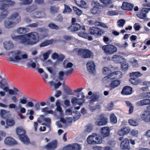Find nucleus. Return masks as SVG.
<instances>
[{"label":"nucleus","instance_id":"nucleus-1","mask_svg":"<svg viewBox=\"0 0 150 150\" xmlns=\"http://www.w3.org/2000/svg\"><path fill=\"white\" fill-rule=\"evenodd\" d=\"M11 37L14 40L18 41L24 45H34L38 42L39 40V35L36 32L19 35H16L12 34Z\"/></svg>","mask_w":150,"mask_h":150},{"label":"nucleus","instance_id":"nucleus-2","mask_svg":"<svg viewBox=\"0 0 150 150\" xmlns=\"http://www.w3.org/2000/svg\"><path fill=\"white\" fill-rule=\"evenodd\" d=\"M11 53L12 56L8 58V60L9 61L17 62L22 59H26L28 57L27 53L21 50H16Z\"/></svg>","mask_w":150,"mask_h":150},{"label":"nucleus","instance_id":"nucleus-3","mask_svg":"<svg viewBox=\"0 0 150 150\" xmlns=\"http://www.w3.org/2000/svg\"><path fill=\"white\" fill-rule=\"evenodd\" d=\"M0 9L2 11L0 15L1 18H4L7 16L8 13V9L9 6H13L15 4L14 1L12 0H0Z\"/></svg>","mask_w":150,"mask_h":150},{"label":"nucleus","instance_id":"nucleus-4","mask_svg":"<svg viewBox=\"0 0 150 150\" xmlns=\"http://www.w3.org/2000/svg\"><path fill=\"white\" fill-rule=\"evenodd\" d=\"M73 52L75 53L74 54H77L83 58L90 57L92 55V52L86 49H79L76 48L73 50Z\"/></svg>","mask_w":150,"mask_h":150},{"label":"nucleus","instance_id":"nucleus-5","mask_svg":"<svg viewBox=\"0 0 150 150\" xmlns=\"http://www.w3.org/2000/svg\"><path fill=\"white\" fill-rule=\"evenodd\" d=\"M16 132L20 139L23 143L27 144L29 143V139L25 134V131L22 128H17Z\"/></svg>","mask_w":150,"mask_h":150},{"label":"nucleus","instance_id":"nucleus-6","mask_svg":"<svg viewBox=\"0 0 150 150\" xmlns=\"http://www.w3.org/2000/svg\"><path fill=\"white\" fill-rule=\"evenodd\" d=\"M122 76V73L119 71H116L113 72L108 76L105 77L102 79V81L104 83H107L110 81V79L113 78H120Z\"/></svg>","mask_w":150,"mask_h":150},{"label":"nucleus","instance_id":"nucleus-7","mask_svg":"<svg viewBox=\"0 0 150 150\" xmlns=\"http://www.w3.org/2000/svg\"><path fill=\"white\" fill-rule=\"evenodd\" d=\"M102 49L107 55L112 54L117 51V47L114 45H111L103 46L102 47Z\"/></svg>","mask_w":150,"mask_h":150},{"label":"nucleus","instance_id":"nucleus-8","mask_svg":"<svg viewBox=\"0 0 150 150\" xmlns=\"http://www.w3.org/2000/svg\"><path fill=\"white\" fill-rule=\"evenodd\" d=\"M28 99L25 97H23L20 98L19 99L18 104V108L20 109V112L22 113H25L26 112L25 108L22 107V105L26 104L27 103Z\"/></svg>","mask_w":150,"mask_h":150},{"label":"nucleus","instance_id":"nucleus-9","mask_svg":"<svg viewBox=\"0 0 150 150\" xmlns=\"http://www.w3.org/2000/svg\"><path fill=\"white\" fill-rule=\"evenodd\" d=\"M92 4L94 7L91 9V12L93 14H99L101 12L100 4L97 1H93Z\"/></svg>","mask_w":150,"mask_h":150},{"label":"nucleus","instance_id":"nucleus-10","mask_svg":"<svg viewBox=\"0 0 150 150\" xmlns=\"http://www.w3.org/2000/svg\"><path fill=\"white\" fill-rule=\"evenodd\" d=\"M108 119L103 115H100L99 117L96 121V125L98 126H103L106 125L108 123Z\"/></svg>","mask_w":150,"mask_h":150},{"label":"nucleus","instance_id":"nucleus-11","mask_svg":"<svg viewBox=\"0 0 150 150\" xmlns=\"http://www.w3.org/2000/svg\"><path fill=\"white\" fill-rule=\"evenodd\" d=\"M142 120L145 122H150V111L146 110L142 111L140 115Z\"/></svg>","mask_w":150,"mask_h":150},{"label":"nucleus","instance_id":"nucleus-12","mask_svg":"<svg viewBox=\"0 0 150 150\" xmlns=\"http://www.w3.org/2000/svg\"><path fill=\"white\" fill-rule=\"evenodd\" d=\"M90 31L91 34L98 36H101L103 33V30L96 27H90Z\"/></svg>","mask_w":150,"mask_h":150},{"label":"nucleus","instance_id":"nucleus-13","mask_svg":"<svg viewBox=\"0 0 150 150\" xmlns=\"http://www.w3.org/2000/svg\"><path fill=\"white\" fill-rule=\"evenodd\" d=\"M120 147L122 150H129V141L127 138H125L121 143Z\"/></svg>","mask_w":150,"mask_h":150},{"label":"nucleus","instance_id":"nucleus-14","mask_svg":"<svg viewBox=\"0 0 150 150\" xmlns=\"http://www.w3.org/2000/svg\"><path fill=\"white\" fill-rule=\"evenodd\" d=\"M150 10V8H143L137 14V16L139 18L145 19L146 17V14Z\"/></svg>","mask_w":150,"mask_h":150},{"label":"nucleus","instance_id":"nucleus-15","mask_svg":"<svg viewBox=\"0 0 150 150\" xmlns=\"http://www.w3.org/2000/svg\"><path fill=\"white\" fill-rule=\"evenodd\" d=\"M130 132V129L126 126H124L120 129L117 132V134L120 136H123L128 134Z\"/></svg>","mask_w":150,"mask_h":150},{"label":"nucleus","instance_id":"nucleus-16","mask_svg":"<svg viewBox=\"0 0 150 150\" xmlns=\"http://www.w3.org/2000/svg\"><path fill=\"white\" fill-rule=\"evenodd\" d=\"M30 16L31 17L34 18H42L44 17L45 14L43 12L36 11L31 13Z\"/></svg>","mask_w":150,"mask_h":150},{"label":"nucleus","instance_id":"nucleus-17","mask_svg":"<svg viewBox=\"0 0 150 150\" xmlns=\"http://www.w3.org/2000/svg\"><path fill=\"white\" fill-rule=\"evenodd\" d=\"M8 18L16 24L21 21V17L19 14L17 12L13 13Z\"/></svg>","mask_w":150,"mask_h":150},{"label":"nucleus","instance_id":"nucleus-18","mask_svg":"<svg viewBox=\"0 0 150 150\" xmlns=\"http://www.w3.org/2000/svg\"><path fill=\"white\" fill-rule=\"evenodd\" d=\"M110 128L107 127H102L100 131L101 135L103 138L108 136L110 135Z\"/></svg>","mask_w":150,"mask_h":150},{"label":"nucleus","instance_id":"nucleus-19","mask_svg":"<svg viewBox=\"0 0 150 150\" xmlns=\"http://www.w3.org/2000/svg\"><path fill=\"white\" fill-rule=\"evenodd\" d=\"M87 70L90 72L93 73L95 71V65L93 61H90L86 64Z\"/></svg>","mask_w":150,"mask_h":150},{"label":"nucleus","instance_id":"nucleus-20","mask_svg":"<svg viewBox=\"0 0 150 150\" xmlns=\"http://www.w3.org/2000/svg\"><path fill=\"white\" fill-rule=\"evenodd\" d=\"M75 3L81 8L86 9L88 7V4L83 0H74Z\"/></svg>","mask_w":150,"mask_h":150},{"label":"nucleus","instance_id":"nucleus-21","mask_svg":"<svg viewBox=\"0 0 150 150\" xmlns=\"http://www.w3.org/2000/svg\"><path fill=\"white\" fill-rule=\"evenodd\" d=\"M16 23H15L13 21L9 18L6 19L4 22V25L7 28H10L13 27Z\"/></svg>","mask_w":150,"mask_h":150},{"label":"nucleus","instance_id":"nucleus-22","mask_svg":"<svg viewBox=\"0 0 150 150\" xmlns=\"http://www.w3.org/2000/svg\"><path fill=\"white\" fill-rule=\"evenodd\" d=\"M4 143L5 144L7 145H13L17 144L14 139L10 137L6 138L4 140Z\"/></svg>","mask_w":150,"mask_h":150},{"label":"nucleus","instance_id":"nucleus-23","mask_svg":"<svg viewBox=\"0 0 150 150\" xmlns=\"http://www.w3.org/2000/svg\"><path fill=\"white\" fill-rule=\"evenodd\" d=\"M4 47L7 50H9L13 49L14 45L12 42L11 41H6L4 42Z\"/></svg>","mask_w":150,"mask_h":150},{"label":"nucleus","instance_id":"nucleus-24","mask_svg":"<svg viewBox=\"0 0 150 150\" xmlns=\"http://www.w3.org/2000/svg\"><path fill=\"white\" fill-rule=\"evenodd\" d=\"M134 5L131 4L129 3L126 2H124L122 6V8L124 10H131Z\"/></svg>","mask_w":150,"mask_h":150},{"label":"nucleus","instance_id":"nucleus-25","mask_svg":"<svg viewBox=\"0 0 150 150\" xmlns=\"http://www.w3.org/2000/svg\"><path fill=\"white\" fill-rule=\"evenodd\" d=\"M132 88L129 86H126L124 87L121 93L124 95H128L131 93Z\"/></svg>","mask_w":150,"mask_h":150},{"label":"nucleus","instance_id":"nucleus-26","mask_svg":"<svg viewBox=\"0 0 150 150\" xmlns=\"http://www.w3.org/2000/svg\"><path fill=\"white\" fill-rule=\"evenodd\" d=\"M121 56L117 54L114 55L113 56L112 60L115 63H117L122 62V60H124Z\"/></svg>","mask_w":150,"mask_h":150},{"label":"nucleus","instance_id":"nucleus-27","mask_svg":"<svg viewBox=\"0 0 150 150\" xmlns=\"http://www.w3.org/2000/svg\"><path fill=\"white\" fill-rule=\"evenodd\" d=\"M81 28V25L77 23H72L71 26L68 28V29L71 31H76Z\"/></svg>","mask_w":150,"mask_h":150},{"label":"nucleus","instance_id":"nucleus-28","mask_svg":"<svg viewBox=\"0 0 150 150\" xmlns=\"http://www.w3.org/2000/svg\"><path fill=\"white\" fill-rule=\"evenodd\" d=\"M57 142L56 141H54L49 143L45 146L46 148L48 150H52L57 147Z\"/></svg>","mask_w":150,"mask_h":150},{"label":"nucleus","instance_id":"nucleus-29","mask_svg":"<svg viewBox=\"0 0 150 150\" xmlns=\"http://www.w3.org/2000/svg\"><path fill=\"white\" fill-rule=\"evenodd\" d=\"M95 134H92V135H89L87 138V141L88 143L90 144H95L96 142Z\"/></svg>","mask_w":150,"mask_h":150},{"label":"nucleus","instance_id":"nucleus-30","mask_svg":"<svg viewBox=\"0 0 150 150\" xmlns=\"http://www.w3.org/2000/svg\"><path fill=\"white\" fill-rule=\"evenodd\" d=\"M52 57L53 59H57L59 61H62L64 59V56L62 54L59 55L57 53H54L52 54Z\"/></svg>","mask_w":150,"mask_h":150},{"label":"nucleus","instance_id":"nucleus-31","mask_svg":"<svg viewBox=\"0 0 150 150\" xmlns=\"http://www.w3.org/2000/svg\"><path fill=\"white\" fill-rule=\"evenodd\" d=\"M84 102V100L82 99H78L76 97H74L71 100L72 104H75L77 103L79 105H81Z\"/></svg>","mask_w":150,"mask_h":150},{"label":"nucleus","instance_id":"nucleus-32","mask_svg":"<svg viewBox=\"0 0 150 150\" xmlns=\"http://www.w3.org/2000/svg\"><path fill=\"white\" fill-rule=\"evenodd\" d=\"M56 41L53 39H51L49 40H47L42 43L40 45V47H44L47 46L48 45L51 44L53 43H55Z\"/></svg>","mask_w":150,"mask_h":150},{"label":"nucleus","instance_id":"nucleus-33","mask_svg":"<svg viewBox=\"0 0 150 150\" xmlns=\"http://www.w3.org/2000/svg\"><path fill=\"white\" fill-rule=\"evenodd\" d=\"M38 7L36 5L33 4L31 6H28L25 8V11L27 12H31L32 11L37 9Z\"/></svg>","mask_w":150,"mask_h":150},{"label":"nucleus","instance_id":"nucleus-34","mask_svg":"<svg viewBox=\"0 0 150 150\" xmlns=\"http://www.w3.org/2000/svg\"><path fill=\"white\" fill-rule=\"evenodd\" d=\"M13 89L14 90L12 89L8 90V93L10 95H14L15 94V92H16L15 94L17 96L21 94V92L16 88H14Z\"/></svg>","mask_w":150,"mask_h":150},{"label":"nucleus","instance_id":"nucleus-35","mask_svg":"<svg viewBox=\"0 0 150 150\" xmlns=\"http://www.w3.org/2000/svg\"><path fill=\"white\" fill-rule=\"evenodd\" d=\"M120 82L119 80H115L112 81L109 85V87L111 89L115 88L119 86L120 84Z\"/></svg>","mask_w":150,"mask_h":150},{"label":"nucleus","instance_id":"nucleus-36","mask_svg":"<svg viewBox=\"0 0 150 150\" xmlns=\"http://www.w3.org/2000/svg\"><path fill=\"white\" fill-rule=\"evenodd\" d=\"M27 65L28 67H31L33 68H38L39 67V65L38 63H35L32 61L28 62Z\"/></svg>","mask_w":150,"mask_h":150},{"label":"nucleus","instance_id":"nucleus-37","mask_svg":"<svg viewBox=\"0 0 150 150\" xmlns=\"http://www.w3.org/2000/svg\"><path fill=\"white\" fill-rule=\"evenodd\" d=\"M120 64L122 69L124 71L127 70L128 68V66L125 60L122 61V62H120Z\"/></svg>","mask_w":150,"mask_h":150},{"label":"nucleus","instance_id":"nucleus-38","mask_svg":"<svg viewBox=\"0 0 150 150\" xmlns=\"http://www.w3.org/2000/svg\"><path fill=\"white\" fill-rule=\"evenodd\" d=\"M62 64L63 67L65 68H71L73 65L71 62H69L67 60H65Z\"/></svg>","mask_w":150,"mask_h":150},{"label":"nucleus","instance_id":"nucleus-39","mask_svg":"<svg viewBox=\"0 0 150 150\" xmlns=\"http://www.w3.org/2000/svg\"><path fill=\"white\" fill-rule=\"evenodd\" d=\"M96 144H101L102 142V138L99 135L95 134Z\"/></svg>","mask_w":150,"mask_h":150},{"label":"nucleus","instance_id":"nucleus-40","mask_svg":"<svg viewBox=\"0 0 150 150\" xmlns=\"http://www.w3.org/2000/svg\"><path fill=\"white\" fill-rule=\"evenodd\" d=\"M70 145L72 150H80L81 149V146L78 144H73Z\"/></svg>","mask_w":150,"mask_h":150},{"label":"nucleus","instance_id":"nucleus-41","mask_svg":"<svg viewBox=\"0 0 150 150\" xmlns=\"http://www.w3.org/2000/svg\"><path fill=\"white\" fill-rule=\"evenodd\" d=\"M131 83L134 85H137L141 82V80L140 79L132 78L130 80Z\"/></svg>","mask_w":150,"mask_h":150},{"label":"nucleus","instance_id":"nucleus-42","mask_svg":"<svg viewBox=\"0 0 150 150\" xmlns=\"http://www.w3.org/2000/svg\"><path fill=\"white\" fill-rule=\"evenodd\" d=\"M128 123L130 125L134 126H137L139 125V122L137 121L132 119L129 120Z\"/></svg>","mask_w":150,"mask_h":150},{"label":"nucleus","instance_id":"nucleus-43","mask_svg":"<svg viewBox=\"0 0 150 150\" xmlns=\"http://www.w3.org/2000/svg\"><path fill=\"white\" fill-rule=\"evenodd\" d=\"M60 120L63 123L67 124L69 122H72V119L70 117L66 118V119H64L62 117H60Z\"/></svg>","mask_w":150,"mask_h":150},{"label":"nucleus","instance_id":"nucleus-44","mask_svg":"<svg viewBox=\"0 0 150 150\" xmlns=\"http://www.w3.org/2000/svg\"><path fill=\"white\" fill-rule=\"evenodd\" d=\"M48 107H46L41 109V111L42 112L45 113L46 114H52L54 113L53 110H48Z\"/></svg>","mask_w":150,"mask_h":150},{"label":"nucleus","instance_id":"nucleus-45","mask_svg":"<svg viewBox=\"0 0 150 150\" xmlns=\"http://www.w3.org/2000/svg\"><path fill=\"white\" fill-rule=\"evenodd\" d=\"M63 38L65 40H72L75 42L79 43V41L78 40L75 38H73L72 37L68 35L64 36Z\"/></svg>","mask_w":150,"mask_h":150},{"label":"nucleus","instance_id":"nucleus-46","mask_svg":"<svg viewBox=\"0 0 150 150\" xmlns=\"http://www.w3.org/2000/svg\"><path fill=\"white\" fill-rule=\"evenodd\" d=\"M8 112L7 111L4 110H1L0 111V116L1 117L4 118H6L8 116Z\"/></svg>","mask_w":150,"mask_h":150},{"label":"nucleus","instance_id":"nucleus-47","mask_svg":"<svg viewBox=\"0 0 150 150\" xmlns=\"http://www.w3.org/2000/svg\"><path fill=\"white\" fill-rule=\"evenodd\" d=\"M49 83L51 86H54L55 89L58 88L62 85L61 83L60 82H58L57 83H54L53 81H51L49 82Z\"/></svg>","mask_w":150,"mask_h":150},{"label":"nucleus","instance_id":"nucleus-48","mask_svg":"<svg viewBox=\"0 0 150 150\" xmlns=\"http://www.w3.org/2000/svg\"><path fill=\"white\" fill-rule=\"evenodd\" d=\"M110 120L112 124H114L117 122V120L116 116L113 114H111L110 116Z\"/></svg>","mask_w":150,"mask_h":150},{"label":"nucleus","instance_id":"nucleus-49","mask_svg":"<svg viewBox=\"0 0 150 150\" xmlns=\"http://www.w3.org/2000/svg\"><path fill=\"white\" fill-rule=\"evenodd\" d=\"M95 25L97 26H100L104 28H108V26L105 23L99 22L98 21H96L95 22Z\"/></svg>","mask_w":150,"mask_h":150},{"label":"nucleus","instance_id":"nucleus-50","mask_svg":"<svg viewBox=\"0 0 150 150\" xmlns=\"http://www.w3.org/2000/svg\"><path fill=\"white\" fill-rule=\"evenodd\" d=\"M125 23V21L123 19H121L117 22V25L119 27H122Z\"/></svg>","mask_w":150,"mask_h":150},{"label":"nucleus","instance_id":"nucleus-51","mask_svg":"<svg viewBox=\"0 0 150 150\" xmlns=\"http://www.w3.org/2000/svg\"><path fill=\"white\" fill-rule=\"evenodd\" d=\"M8 107L9 109H14L15 110L17 111L18 110H20V109L18 108V105L17 106L14 103H11L8 106Z\"/></svg>","mask_w":150,"mask_h":150},{"label":"nucleus","instance_id":"nucleus-52","mask_svg":"<svg viewBox=\"0 0 150 150\" xmlns=\"http://www.w3.org/2000/svg\"><path fill=\"white\" fill-rule=\"evenodd\" d=\"M73 10L76 13L78 16H80L83 13L82 11L76 6H73Z\"/></svg>","mask_w":150,"mask_h":150},{"label":"nucleus","instance_id":"nucleus-53","mask_svg":"<svg viewBox=\"0 0 150 150\" xmlns=\"http://www.w3.org/2000/svg\"><path fill=\"white\" fill-rule=\"evenodd\" d=\"M142 74L139 71L132 72L130 74L131 76L139 77L142 76Z\"/></svg>","mask_w":150,"mask_h":150},{"label":"nucleus","instance_id":"nucleus-54","mask_svg":"<svg viewBox=\"0 0 150 150\" xmlns=\"http://www.w3.org/2000/svg\"><path fill=\"white\" fill-rule=\"evenodd\" d=\"M139 134V131L138 130L135 129H132L130 132V134L131 135L137 137Z\"/></svg>","mask_w":150,"mask_h":150},{"label":"nucleus","instance_id":"nucleus-55","mask_svg":"<svg viewBox=\"0 0 150 150\" xmlns=\"http://www.w3.org/2000/svg\"><path fill=\"white\" fill-rule=\"evenodd\" d=\"M99 96L96 94H93L92 96L91 99L90 100V103H92L96 101L99 98Z\"/></svg>","mask_w":150,"mask_h":150},{"label":"nucleus","instance_id":"nucleus-56","mask_svg":"<svg viewBox=\"0 0 150 150\" xmlns=\"http://www.w3.org/2000/svg\"><path fill=\"white\" fill-rule=\"evenodd\" d=\"M64 9L63 11L64 13H69L71 12V9L68 5L64 4Z\"/></svg>","mask_w":150,"mask_h":150},{"label":"nucleus","instance_id":"nucleus-57","mask_svg":"<svg viewBox=\"0 0 150 150\" xmlns=\"http://www.w3.org/2000/svg\"><path fill=\"white\" fill-rule=\"evenodd\" d=\"M27 30L26 28L21 27L18 28L17 30V32L19 33L22 34L25 33Z\"/></svg>","mask_w":150,"mask_h":150},{"label":"nucleus","instance_id":"nucleus-58","mask_svg":"<svg viewBox=\"0 0 150 150\" xmlns=\"http://www.w3.org/2000/svg\"><path fill=\"white\" fill-rule=\"evenodd\" d=\"M43 120L46 123L45 125L50 127L51 122V119L48 117H46L43 118Z\"/></svg>","mask_w":150,"mask_h":150},{"label":"nucleus","instance_id":"nucleus-59","mask_svg":"<svg viewBox=\"0 0 150 150\" xmlns=\"http://www.w3.org/2000/svg\"><path fill=\"white\" fill-rule=\"evenodd\" d=\"M118 13L115 11H108L106 12V14L109 16L117 15Z\"/></svg>","mask_w":150,"mask_h":150},{"label":"nucleus","instance_id":"nucleus-60","mask_svg":"<svg viewBox=\"0 0 150 150\" xmlns=\"http://www.w3.org/2000/svg\"><path fill=\"white\" fill-rule=\"evenodd\" d=\"M7 82L6 79H3L0 81V88H2L5 85H7Z\"/></svg>","mask_w":150,"mask_h":150},{"label":"nucleus","instance_id":"nucleus-61","mask_svg":"<svg viewBox=\"0 0 150 150\" xmlns=\"http://www.w3.org/2000/svg\"><path fill=\"white\" fill-rule=\"evenodd\" d=\"M103 72L105 74H110L111 73L110 70L107 67H104L103 68Z\"/></svg>","mask_w":150,"mask_h":150},{"label":"nucleus","instance_id":"nucleus-62","mask_svg":"<svg viewBox=\"0 0 150 150\" xmlns=\"http://www.w3.org/2000/svg\"><path fill=\"white\" fill-rule=\"evenodd\" d=\"M7 125L9 126H12L15 124L14 120L12 119L7 120L6 121Z\"/></svg>","mask_w":150,"mask_h":150},{"label":"nucleus","instance_id":"nucleus-63","mask_svg":"<svg viewBox=\"0 0 150 150\" xmlns=\"http://www.w3.org/2000/svg\"><path fill=\"white\" fill-rule=\"evenodd\" d=\"M52 52V51L51 50H50L47 51L46 52L43 54V57L44 59L46 60L49 55Z\"/></svg>","mask_w":150,"mask_h":150},{"label":"nucleus","instance_id":"nucleus-64","mask_svg":"<svg viewBox=\"0 0 150 150\" xmlns=\"http://www.w3.org/2000/svg\"><path fill=\"white\" fill-rule=\"evenodd\" d=\"M48 26L51 28L58 30L59 29V27L55 24L52 23H50L48 25Z\"/></svg>","mask_w":150,"mask_h":150}]
</instances>
